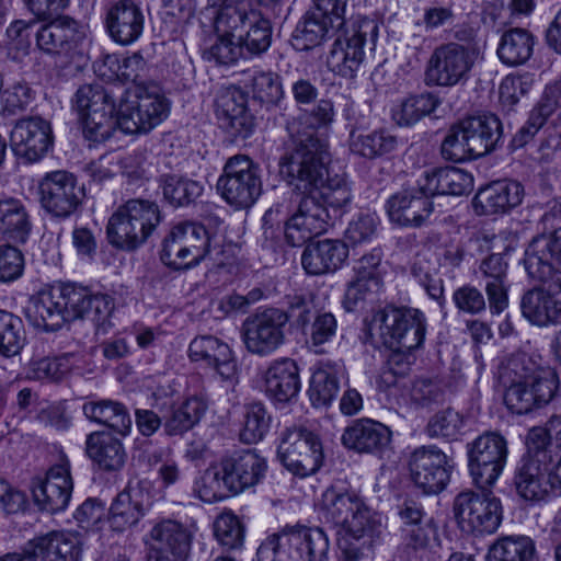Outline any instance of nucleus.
Wrapping results in <instances>:
<instances>
[{"instance_id": "nucleus-38", "label": "nucleus", "mask_w": 561, "mask_h": 561, "mask_svg": "<svg viewBox=\"0 0 561 561\" xmlns=\"http://www.w3.org/2000/svg\"><path fill=\"white\" fill-rule=\"evenodd\" d=\"M391 439L390 430L374 420L355 421L344 430L342 444L357 453L374 454L387 447Z\"/></svg>"}, {"instance_id": "nucleus-34", "label": "nucleus", "mask_w": 561, "mask_h": 561, "mask_svg": "<svg viewBox=\"0 0 561 561\" xmlns=\"http://www.w3.org/2000/svg\"><path fill=\"white\" fill-rule=\"evenodd\" d=\"M524 196V187L516 181H495L479 190L473 198L478 215L503 214L518 206Z\"/></svg>"}, {"instance_id": "nucleus-3", "label": "nucleus", "mask_w": 561, "mask_h": 561, "mask_svg": "<svg viewBox=\"0 0 561 561\" xmlns=\"http://www.w3.org/2000/svg\"><path fill=\"white\" fill-rule=\"evenodd\" d=\"M370 331L376 332L382 343L393 351L388 360L389 383L394 382L396 375L405 374L409 363L400 364V354L410 353L422 346L426 334V318L424 313L414 308L388 306L375 313L370 323Z\"/></svg>"}, {"instance_id": "nucleus-39", "label": "nucleus", "mask_w": 561, "mask_h": 561, "mask_svg": "<svg viewBox=\"0 0 561 561\" xmlns=\"http://www.w3.org/2000/svg\"><path fill=\"white\" fill-rule=\"evenodd\" d=\"M459 125L477 158L493 151L502 138L501 121L493 114L469 116L461 119Z\"/></svg>"}, {"instance_id": "nucleus-26", "label": "nucleus", "mask_w": 561, "mask_h": 561, "mask_svg": "<svg viewBox=\"0 0 561 561\" xmlns=\"http://www.w3.org/2000/svg\"><path fill=\"white\" fill-rule=\"evenodd\" d=\"M422 183L420 179L417 187L399 192L388 199L387 210L392 222L417 228L428 220L434 210L433 196L422 190Z\"/></svg>"}, {"instance_id": "nucleus-56", "label": "nucleus", "mask_w": 561, "mask_h": 561, "mask_svg": "<svg viewBox=\"0 0 561 561\" xmlns=\"http://www.w3.org/2000/svg\"><path fill=\"white\" fill-rule=\"evenodd\" d=\"M160 187L164 198L174 207L188 205L203 192V185L199 182L176 175L160 179Z\"/></svg>"}, {"instance_id": "nucleus-29", "label": "nucleus", "mask_w": 561, "mask_h": 561, "mask_svg": "<svg viewBox=\"0 0 561 561\" xmlns=\"http://www.w3.org/2000/svg\"><path fill=\"white\" fill-rule=\"evenodd\" d=\"M188 356L193 362L211 367L222 380L237 382V360L229 345L219 339L211 335L195 337L190 344Z\"/></svg>"}, {"instance_id": "nucleus-18", "label": "nucleus", "mask_w": 561, "mask_h": 561, "mask_svg": "<svg viewBox=\"0 0 561 561\" xmlns=\"http://www.w3.org/2000/svg\"><path fill=\"white\" fill-rule=\"evenodd\" d=\"M148 561H186L188 559L193 534L184 524L162 518L154 523L148 533Z\"/></svg>"}, {"instance_id": "nucleus-36", "label": "nucleus", "mask_w": 561, "mask_h": 561, "mask_svg": "<svg viewBox=\"0 0 561 561\" xmlns=\"http://www.w3.org/2000/svg\"><path fill=\"white\" fill-rule=\"evenodd\" d=\"M508 263L500 253H493L483 259L479 273L485 282V293L489 308L493 314H500L508 306Z\"/></svg>"}, {"instance_id": "nucleus-53", "label": "nucleus", "mask_w": 561, "mask_h": 561, "mask_svg": "<svg viewBox=\"0 0 561 561\" xmlns=\"http://www.w3.org/2000/svg\"><path fill=\"white\" fill-rule=\"evenodd\" d=\"M245 33L238 34V39L250 56L266 51L272 41V26L267 19L260 13L252 12Z\"/></svg>"}, {"instance_id": "nucleus-35", "label": "nucleus", "mask_w": 561, "mask_h": 561, "mask_svg": "<svg viewBox=\"0 0 561 561\" xmlns=\"http://www.w3.org/2000/svg\"><path fill=\"white\" fill-rule=\"evenodd\" d=\"M32 229V216L25 201L2 194L0 196V236L9 242L24 244Z\"/></svg>"}, {"instance_id": "nucleus-28", "label": "nucleus", "mask_w": 561, "mask_h": 561, "mask_svg": "<svg viewBox=\"0 0 561 561\" xmlns=\"http://www.w3.org/2000/svg\"><path fill=\"white\" fill-rule=\"evenodd\" d=\"M285 180L301 193H312L328 208L343 209L350 205L352 193L348 183L341 175L329 176L324 157H322V172L316 180L309 178L305 182L298 176L280 172Z\"/></svg>"}, {"instance_id": "nucleus-47", "label": "nucleus", "mask_w": 561, "mask_h": 561, "mask_svg": "<svg viewBox=\"0 0 561 561\" xmlns=\"http://www.w3.org/2000/svg\"><path fill=\"white\" fill-rule=\"evenodd\" d=\"M534 46L535 37L528 30L514 27L502 34L496 54L504 65L517 67L529 60Z\"/></svg>"}, {"instance_id": "nucleus-50", "label": "nucleus", "mask_w": 561, "mask_h": 561, "mask_svg": "<svg viewBox=\"0 0 561 561\" xmlns=\"http://www.w3.org/2000/svg\"><path fill=\"white\" fill-rule=\"evenodd\" d=\"M140 231L133 226L122 206L110 217L106 227L108 242L123 251H134L145 243Z\"/></svg>"}, {"instance_id": "nucleus-57", "label": "nucleus", "mask_w": 561, "mask_h": 561, "mask_svg": "<svg viewBox=\"0 0 561 561\" xmlns=\"http://www.w3.org/2000/svg\"><path fill=\"white\" fill-rule=\"evenodd\" d=\"M25 339L22 319L0 310V354L5 357L18 355L24 346Z\"/></svg>"}, {"instance_id": "nucleus-27", "label": "nucleus", "mask_w": 561, "mask_h": 561, "mask_svg": "<svg viewBox=\"0 0 561 561\" xmlns=\"http://www.w3.org/2000/svg\"><path fill=\"white\" fill-rule=\"evenodd\" d=\"M73 483L68 466L57 465L51 467L45 479L33 481V499L41 511L51 514L67 508Z\"/></svg>"}, {"instance_id": "nucleus-52", "label": "nucleus", "mask_w": 561, "mask_h": 561, "mask_svg": "<svg viewBox=\"0 0 561 561\" xmlns=\"http://www.w3.org/2000/svg\"><path fill=\"white\" fill-rule=\"evenodd\" d=\"M247 87L250 88L253 100L267 107L277 105L284 96L280 77L270 70L253 71Z\"/></svg>"}, {"instance_id": "nucleus-8", "label": "nucleus", "mask_w": 561, "mask_h": 561, "mask_svg": "<svg viewBox=\"0 0 561 561\" xmlns=\"http://www.w3.org/2000/svg\"><path fill=\"white\" fill-rule=\"evenodd\" d=\"M213 238L198 222H179L171 228L162 242L160 259L174 270L198 265L211 252Z\"/></svg>"}, {"instance_id": "nucleus-48", "label": "nucleus", "mask_w": 561, "mask_h": 561, "mask_svg": "<svg viewBox=\"0 0 561 561\" xmlns=\"http://www.w3.org/2000/svg\"><path fill=\"white\" fill-rule=\"evenodd\" d=\"M535 556V542L530 537L511 535L497 538L490 546L485 561H534Z\"/></svg>"}, {"instance_id": "nucleus-61", "label": "nucleus", "mask_w": 561, "mask_h": 561, "mask_svg": "<svg viewBox=\"0 0 561 561\" xmlns=\"http://www.w3.org/2000/svg\"><path fill=\"white\" fill-rule=\"evenodd\" d=\"M214 535L218 543L227 550H237L243 545V526L232 513H222L216 518Z\"/></svg>"}, {"instance_id": "nucleus-23", "label": "nucleus", "mask_w": 561, "mask_h": 561, "mask_svg": "<svg viewBox=\"0 0 561 561\" xmlns=\"http://www.w3.org/2000/svg\"><path fill=\"white\" fill-rule=\"evenodd\" d=\"M520 312L531 324L548 328L561 324V284H540L524 291Z\"/></svg>"}, {"instance_id": "nucleus-60", "label": "nucleus", "mask_w": 561, "mask_h": 561, "mask_svg": "<svg viewBox=\"0 0 561 561\" xmlns=\"http://www.w3.org/2000/svg\"><path fill=\"white\" fill-rule=\"evenodd\" d=\"M270 425L271 416L265 407L260 402L251 403L245 408L240 439L245 444L257 443L266 435Z\"/></svg>"}, {"instance_id": "nucleus-30", "label": "nucleus", "mask_w": 561, "mask_h": 561, "mask_svg": "<svg viewBox=\"0 0 561 561\" xmlns=\"http://www.w3.org/2000/svg\"><path fill=\"white\" fill-rule=\"evenodd\" d=\"M105 24L114 42L129 45L141 36L145 15L135 0H118L108 8Z\"/></svg>"}, {"instance_id": "nucleus-24", "label": "nucleus", "mask_w": 561, "mask_h": 561, "mask_svg": "<svg viewBox=\"0 0 561 561\" xmlns=\"http://www.w3.org/2000/svg\"><path fill=\"white\" fill-rule=\"evenodd\" d=\"M557 262H561V239L559 243L541 236L529 242L523 260L528 277L541 285L561 284V270L556 266Z\"/></svg>"}, {"instance_id": "nucleus-14", "label": "nucleus", "mask_w": 561, "mask_h": 561, "mask_svg": "<svg viewBox=\"0 0 561 561\" xmlns=\"http://www.w3.org/2000/svg\"><path fill=\"white\" fill-rule=\"evenodd\" d=\"M507 442L499 433L488 432L477 437L468 449L469 469L478 488H490L506 463Z\"/></svg>"}, {"instance_id": "nucleus-21", "label": "nucleus", "mask_w": 561, "mask_h": 561, "mask_svg": "<svg viewBox=\"0 0 561 561\" xmlns=\"http://www.w3.org/2000/svg\"><path fill=\"white\" fill-rule=\"evenodd\" d=\"M217 466L224 486L232 494H239L259 483L266 470L265 460L250 449L233 451Z\"/></svg>"}, {"instance_id": "nucleus-4", "label": "nucleus", "mask_w": 561, "mask_h": 561, "mask_svg": "<svg viewBox=\"0 0 561 561\" xmlns=\"http://www.w3.org/2000/svg\"><path fill=\"white\" fill-rule=\"evenodd\" d=\"M329 539L319 527L285 526L259 547L257 561H324Z\"/></svg>"}, {"instance_id": "nucleus-10", "label": "nucleus", "mask_w": 561, "mask_h": 561, "mask_svg": "<svg viewBox=\"0 0 561 561\" xmlns=\"http://www.w3.org/2000/svg\"><path fill=\"white\" fill-rule=\"evenodd\" d=\"M463 491L454 500V514L459 527L470 534H493L502 520L500 499L489 488Z\"/></svg>"}, {"instance_id": "nucleus-9", "label": "nucleus", "mask_w": 561, "mask_h": 561, "mask_svg": "<svg viewBox=\"0 0 561 561\" xmlns=\"http://www.w3.org/2000/svg\"><path fill=\"white\" fill-rule=\"evenodd\" d=\"M217 191L236 209L251 207L262 193L259 164L245 154L229 158L217 181Z\"/></svg>"}, {"instance_id": "nucleus-55", "label": "nucleus", "mask_w": 561, "mask_h": 561, "mask_svg": "<svg viewBox=\"0 0 561 561\" xmlns=\"http://www.w3.org/2000/svg\"><path fill=\"white\" fill-rule=\"evenodd\" d=\"M126 216L140 233L145 242L161 221L160 210L156 203L146 199H129L122 205Z\"/></svg>"}, {"instance_id": "nucleus-43", "label": "nucleus", "mask_w": 561, "mask_h": 561, "mask_svg": "<svg viewBox=\"0 0 561 561\" xmlns=\"http://www.w3.org/2000/svg\"><path fill=\"white\" fill-rule=\"evenodd\" d=\"M207 405L197 397L171 404L163 413V430L168 436H182L199 423Z\"/></svg>"}, {"instance_id": "nucleus-44", "label": "nucleus", "mask_w": 561, "mask_h": 561, "mask_svg": "<svg viewBox=\"0 0 561 561\" xmlns=\"http://www.w3.org/2000/svg\"><path fill=\"white\" fill-rule=\"evenodd\" d=\"M342 374L343 366L340 363L325 360L319 364L311 376L308 390L313 407H328L332 403L340 391Z\"/></svg>"}, {"instance_id": "nucleus-41", "label": "nucleus", "mask_w": 561, "mask_h": 561, "mask_svg": "<svg viewBox=\"0 0 561 561\" xmlns=\"http://www.w3.org/2000/svg\"><path fill=\"white\" fill-rule=\"evenodd\" d=\"M421 180L422 190L432 196L435 195H465L473 187V178L465 170L446 167L424 171Z\"/></svg>"}, {"instance_id": "nucleus-64", "label": "nucleus", "mask_w": 561, "mask_h": 561, "mask_svg": "<svg viewBox=\"0 0 561 561\" xmlns=\"http://www.w3.org/2000/svg\"><path fill=\"white\" fill-rule=\"evenodd\" d=\"M252 12L254 11L227 4L216 15L215 30L217 34L238 38L237 32L241 33L248 27Z\"/></svg>"}, {"instance_id": "nucleus-63", "label": "nucleus", "mask_w": 561, "mask_h": 561, "mask_svg": "<svg viewBox=\"0 0 561 561\" xmlns=\"http://www.w3.org/2000/svg\"><path fill=\"white\" fill-rule=\"evenodd\" d=\"M465 426L463 416L454 409H446L434 414L427 424V433L431 437L457 439Z\"/></svg>"}, {"instance_id": "nucleus-59", "label": "nucleus", "mask_w": 561, "mask_h": 561, "mask_svg": "<svg viewBox=\"0 0 561 561\" xmlns=\"http://www.w3.org/2000/svg\"><path fill=\"white\" fill-rule=\"evenodd\" d=\"M396 147L397 138L385 129L358 135L351 144L353 152L369 159L389 153Z\"/></svg>"}, {"instance_id": "nucleus-54", "label": "nucleus", "mask_w": 561, "mask_h": 561, "mask_svg": "<svg viewBox=\"0 0 561 561\" xmlns=\"http://www.w3.org/2000/svg\"><path fill=\"white\" fill-rule=\"evenodd\" d=\"M55 293L59 296L62 317L65 322L77 319H84L87 316V306L89 305L90 290L76 284H60L54 286Z\"/></svg>"}, {"instance_id": "nucleus-49", "label": "nucleus", "mask_w": 561, "mask_h": 561, "mask_svg": "<svg viewBox=\"0 0 561 561\" xmlns=\"http://www.w3.org/2000/svg\"><path fill=\"white\" fill-rule=\"evenodd\" d=\"M439 104V99L430 92L411 95L392 108V118L399 126H412L433 113Z\"/></svg>"}, {"instance_id": "nucleus-19", "label": "nucleus", "mask_w": 561, "mask_h": 561, "mask_svg": "<svg viewBox=\"0 0 561 561\" xmlns=\"http://www.w3.org/2000/svg\"><path fill=\"white\" fill-rule=\"evenodd\" d=\"M329 225V210L318 196L302 193L299 195L296 210L287 221L286 242L291 247H300L314 236L325 232Z\"/></svg>"}, {"instance_id": "nucleus-13", "label": "nucleus", "mask_w": 561, "mask_h": 561, "mask_svg": "<svg viewBox=\"0 0 561 561\" xmlns=\"http://www.w3.org/2000/svg\"><path fill=\"white\" fill-rule=\"evenodd\" d=\"M84 26L70 16L48 20L35 33L36 48L44 55L70 61L82 55Z\"/></svg>"}, {"instance_id": "nucleus-58", "label": "nucleus", "mask_w": 561, "mask_h": 561, "mask_svg": "<svg viewBox=\"0 0 561 561\" xmlns=\"http://www.w3.org/2000/svg\"><path fill=\"white\" fill-rule=\"evenodd\" d=\"M83 135L93 142L108 139L117 126L116 111H92L79 114Z\"/></svg>"}, {"instance_id": "nucleus-22", "label": "nucleus", "mask_w": 561, "mask_h": 561, "mask_svg": "<svg viewBox=\"0 0 561 561\" xmlns=\"http://www.w3.org/2000/svg\"><path fill=\"white\" fill-rule=\"evenodd\" d=\"M553 462L545 451H533L527 447L515 469L514 486L516 493L526 501L539 502L552 493L548 479V465Z\"/></svg>"}, {"instance_id": "nucleus-46", "label": "nucleus", "mask_w": 561, "mask_h": 561, "mask_svg": "<svg viewBox=\"0 0 561 561\" xmlns=\"http://www.w3.org/2000/svg\"><path fill=\"white\" fill-rule=\"evenodd\" d=\"M83 414L91 422L107 426L126 436L131 428V419L125 405L113 400L88 401L82 407Z\"/></svg>"}, {"instance_id": "nucleus-40", "label": "nucleus", "mask_w": 561, "mask_h": 561, "mask_svg": "<svg viewBox=\"0 0 561 561\" xmlns=\"http://www.w3.org/2000/svg\"><path fill=\"white\" fill-rule=\"evenodd\" d=\"M88 457L104 471H118L126 462L123 443L107 432H93L87 436Z\"/></svg>"}, {"instance_id": "nucleus-42", "label": "nucleus", "mask_w": 561, "mask_h": 561, "mask_svg": "<svg viewBox=\"0 0 561 561\" xmlns=\"http://www.w3.org/2000/svg\"><path fill=\"white\" fill-rule=\"evenodd\" d=\"M330 15L317 10L308 11L296 25L293 34V45L298 50H308L322 43L334 30L342 28Z\"/></svg>"}, {"instance_id": "nucleus-12", "label": "nucleus", "mask_w": 561, "mask_h": 561, "mask_svg": "<svg viewBox=\"0 0 561 561\" xmlns=\"http://www.w3.org/2000/svg\"><path fill=\"white\" fill-rule=\"evenodd\" d=\"M277 456L288 471L304 478L321 467L322 445L318 436L306 428H286L282 434Z\"/></svg>"}, {"instance_id": "nucleus-15", "label": "nucleus", "mask_w": 561, "mask_h": 561, "mask_svg": "<svg viewBox=\"0 0 561 561\" xmlns=\"http://www.w3.org/2000/svg\"><path fill=\"white\" fill-rule=\"evenodd\" d=\"M286 317L278 308H267L248 317L242 324V340L248 352L268 356L285 343Z\"/></svg>"}, {"instance_id": "nucleus-33", "label": "nucleus", "mask_w": 561, "mask_h": 561, "mask_svg": "<svg viewBox=\"0 0 561 561\" xmlns=\"http://www.w3.org/2000/svg\"><path fill=\"white\" fill-rule=\"evenodd\" d=\"M348 257L347 245L337 239H323L309 243L301 255V265L309 275L333 273Z\"/></svg>"}, {"instance_id": "nucleus-7", "label": "nucleus", "mask_w": 561, "mask_h": 561, "mask_svg": "<svg viewBox=\"0 0 561 561\" xmlns=\"http://www.w3.org/2000/svg\"><path fill=\"white\" fill-rule=\"evenodd\" d=\"M328 57L330 69L345 78H353L365 57V47L374 49L378 37V24L366 16H357L340 28Z\"/></svg>"}, {"instance_id": "nucleus-45", "label": "nucleus", "mask_w": 561, "mask_h": 561, "mask_svg": "<svg viewBox=\"0 0 561 561\" xmlns=\"http://www.w3.org/2000/svg\"><path fill=\"white\" fill-rule=\"evenodd\" d=\"M54 286L32 297L26 307V317L31 323L45 331H57L65 323L61 305Z\"/></svg>"}, {"instance_id": "nucleus-62", "label": "nucleus", "mask_w": 561, "mask_h": 561, "mask_svg": "<svg viewBox=\"0 0 561 561\" xmlns=\"http://www.w3.org/2000/svg\"><path fill=\"white\" fill-rule=\"evenodd\" d=\"M70 358L71 355L65 354L34 360L30 365L28 377L39 381H59L71 370Z\"/></svg>"}, {"instance_id": "nucleus-11", "label": "nucleus", "mask_w": 561, "mask_h": 561, "mask_svg": "<svg viewBox=\"0 0 561 561\" xmlns=\"http://www.w3.org/2000/svg\"><path fill=\"white\" fill-rule=\"evenodd\" d=\"M478 57L479 49L474 45H439L428 59L425 72L427 84L449 88L466 82Z\"/></svg>"}, {"instance_id": "nucleus-16", "label": "nucleus", "mask_w": 561, "mask_h": 561, "mask_svg": "<svg viewBox=\"0 0 561 561\" xmlns=\"http://www.w3.org/2000/svg\"><path fill=\"white\" fill-rule=\"evenodd\" d=\"M41 204L57 218L70 217L84 198V187L77 176L65 170L48 172L39 181Z\"/></svg>"}, {"instance_id": "nucleus-2", "label": "nucleus", "mask_w": 561, "mask_h": 561, "mask_svg": "<svg viewBox=\"0 0 561 561\" xmlns=\"http://www.w3.org/2000/svg\"><path fill=\"white\" fill-rule=\"evenodd\" d=\"M506 386L504 402L516 414L547 405L557 396L559 377L552 369L538 368L526 357H512L501 374Z\"/></svg>"}, {"instance_id": "nucleus-1", "label": "nucleus", "mask_w": 561, "mask_h": 561, "mask_svg": "<svg viewBox=\"0 0 561 561\" xmlns=\"http://www.w3.org/2000/svg\"><path fill=\"white\" fill-rule=\"evenodd\" d=\"M333 118V103L323 99L311 111H305L288 121L286 129L289 140L279 159V172L296 174L301 182L319 178L328 145L318 131L327 128Z\"/></svg>"}, {"instance_id": "nucleus-5", "label": "nucleus", "mask_w": 561, "mask_h": 561, "mask_svg": "<svg viewBox=\"0 0 561 561\" xmlns=\"http://www.w3.org/2000/svg\"><path fill=\"white\" fill-rule=\"evenodd\" d=\"M170 113V101L154 83H138L127 89L117 105V126L126 134L148 133Z\"/></svg>"}, {"instance_id": "nucleus-20", "label": "nucleus", "mask_w": 561, "mask_h": 561, "mask_svg": "<svg viewBox=\"0 0 561 561\" xmlns=\"http://www.w3.org/2000/svg\"><path fill=\"white\" fill-rule=\"evenodd\" d=\"M54 141L51 125L41 116L19 119L10 133V146L14 154L26 162L41 160Z\"/></svg>"}, {"instance_id": "nucleus-25", "label": "nucleus", "mask_w": 561, "mask_h": 561, "mask_svg": "<svg viewBox=\"0 0 561 561\" xmlns=\"http://www.w3.org/2000/svg\"><path fill=\"white\" fill-rule=\"evenodd\" d=\"M219 126L233 138L244 139L254 128L253 116L247 108L243 92L231 85L220 90L215 103Z\"/></svg>"}, {"instance_id": "nucleus-51", "label": "nucleus", "mask_w": 561, "mask_h": 561, "mask_svg": "<svg viewBox=\"0 0 561 561\" xmlns=\"http://www.w3.org/2000/svg\"><path fill=\"white\" fill-rule=\"evenodd\" d=\"M527 447L533 451H545L551 460L552 454H561V415L551 416L543 427L529 430Z\"/></svg>"}, {"instance_id": "nucleus-17", "label": "nucleus", "mask_w": 561, "mask_h": 561, "mask_svg": "<svg viewBox=\"0 0 561 561\" xmlns=\"http://www.w3.org/2000/svg\"><path fill=\"white\" fill-rule=\"evenodd\" d=\"M453 468V461L436 446L419 447L409 459L411 479L426 494L443 491L450 480Z\"/></svg>"}, {"instance_id": "nucleus-31", "label": "nucleus", "mask_w": 561, "mask_h": 561, "mask_svg": "<svg viewBox=\"0 0 561 561\" xmlns=\"http://www.w3.org/2000/svg\"><path fill=\"white\" fill-rule=\"evenodd\" d=\"M81 551L75 534L53 530L31 540L25 554L32 561H79Z\"/></svg>"}, {"instance_id": "nucleus-32", "label": "nucleus", "mask_w": 561, "mask_h": 561, "mask_svg": "<svg viewBox=\"0 0 561 561\" xmlns=\"http://www.w3.org/2000/svg\"><path fill=\"white\" fill-rule=\"evenodd\" d=\"M149 505V495L139 483L128 485L116 495L110 507L108 523L111 529L123 533L136 526L145 516Z\"/></svg>"}, {"instance_id": "nucleus-37", "label": "nucleus", "mask_w": 561, "mask_h": 561, "mask_svg": "<svg viewBox=\"0 0 561 561\" xmlns=\"http://www.w3.org/2000/svg\"><path fill=\"white\" fill-rule=\"evenodd\" d=\"M266 396L279 403H287L300 390L299 368L294 359L280 358L271 363L264 375Z\"/></svg>"}, {"instance_id": "nucleus-6", "label": "nucleus", "mask_w": 561, "mask_h": 561, "mask_svg": "<svg viewBox=\"0 0 561 561\" xmlns=\"http://www.w3.org/2000/svg\"><path fill=\"white\" fill-rule=\"evenodd\" d=\"M322 517L340 529L356 538L376 537L381 533V520L371 512L363 499L354 492H341L327 489L319 504Z\"/></svg>"}]
</instances>
